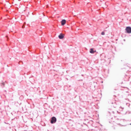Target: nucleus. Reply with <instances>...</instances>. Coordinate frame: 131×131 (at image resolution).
Returning <instances> with one entry per match:
<instances>
[{
  "label": "nucleus",
  "mask_w": 131,
  "mask_h": 131,
  "mask_svg": "<svg viewBox=\"0 0 131 131\" xmlns=\"http://www.w3.org/2000/svg\"><path fill=\"white\" fill-rule=\"evenodd\" d=\"M126 30L128 33H131V28L129 27H127L126 28Z\"/></svg>",
  "instance_id": "2"
},
{
  "label": "nucleus",
  "mask_w": 131,
  "mask_h": 131,
  "mask_svg": "<svg viewBox=\"0 0 131 131\" xmlns=\"http://www.w3.org/2000/svg\"><path fill=\"white\" fill-rule=\"evenodd\" d=\"M56 119L55 117H53L51 118L50 122L51 124L55 123L56 121Z\"/></svg>",
  "instance_id": "1"
},
{
  "label": "nucleus",
  "mask_w": 131,
  "mask_h": 131,
  "mask_svg": "<svg viewBox=\"0 0 131 131\" xmlns=\"http://www.w3.org/2000/svg\"><path fill=\"white\" fill-rule=\"evenodd\" d=\"M101 34L102 35H104L105 34V33L104 32H101Z\"/></svg>",
  "instance_id": "6"
},
{
  "label": "nucleus",
  "mask_w": 131,
  "mask_h": 131,
  "mask_svg": "<svg viewBox=\"0 0 131 131\" xmlns=\"http://www.w3.org/2000/svg\"><path fill=\"white\" fill-rule=\"evenodd\" d=\"M64 37V35L63 34H61L59 36V38L60 39H62Z\"/></svg>",
  "instance_id": "4"
},
{
  "label": "nucleus",
  "mask_w": 131,
  "mask_h": 131,
  "mask_svg": "<svg viewBox=\"0 0 131 131\" xmlns=\"http://www.w3.org/2000/svg\"><path fill=\"white\" fill-rule=\"evenodd\" d=\"M66 23V21L65 19L62 20L61 21V25H64Z\"/></svg>",
  "instance_id": "3"
},
{
  "label": "nucleus",
  "mask_w": 131,
  "mask_h": 131,
  "mask_svg": "<svg viewBox=\"0 0 131 131\" xmlns=\"http://www.w3.org/2000/svg\"><path fill=\"white\" fill-rule=\"evenodd\" d=\"M96 51L95 50L94 51L93 49L92 48H91L90 49V52L91 53H93L94 52H96Z\"/></svg>",
  "instance_id": "5"
}]
</instances>
